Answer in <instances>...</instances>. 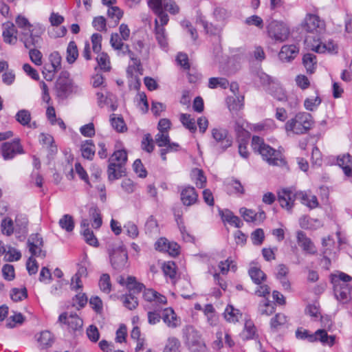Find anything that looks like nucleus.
<instances>
[{"instance_id":"obj_1","label":"nucleus","mask_w":352,"mask_h":352,"mask_svg":"<svg viewBox=\"0 0 352 352\" xmlns=\"http://www.w3.org/2000/svg\"><path fill=\"white\" fill-rule=\"evenodd\" d=\"M252 147L254 151L258 152L269 164L281 166L285 164L284 160L280 156V153L265 144L263 139L259 136L254 135L252 137Z\"/></svg>"},{"instance_id":"obj_2","label":"nucleus","mask_w":352,"mask_h":352,"mask_svg":"<svg viewBox=\"0 0 352 352\" xmlns=\"http://www.w3.org/2000/svg\"><path fill=\"white\" fill-rule=\"evenodd\" d=\"M107 173L109 181L118 179L125 175L124 164L127 161V153L125 150L115 151L109 158Z\"/></svg>"},{"instance_id":"obj_3","label":"nucleus","mask_w":352,"mask_h":352,"mask_svg":"<svg viewBox=\"0 0 352 352\" xmlns=\"http://www.w3.org/2000/svg\"><path fill=\"white\" fill-rule=\"evenodd\" d=\"M314 124L312 116L307 112H300L294 118L289 120L285 124V129L296 134L306 133Z\"/></svg>"},{"instance_id":"obj_4","label":"nucleus","mask_w":352,"mask_h":352,"mask_svg":"<svg viewBox=\"0 0 352 352\" xmlns=\"http://www.w3.org/2000/svg\"><path fill=\"white\" fill-rule=\"evenodd\" d=\"M110 261L113 268L117 271L123 270L127 265L128 253L122 245H112L108 249Z\"/></svg>"},{"instance_id":"obj_5","label":"nucleus","mask_w":352,"mask_h":352,"mask_svg":"<svg viewBox=\"0 0 352 352\" xmlns=\"http://www.w3.org/2000/svg\"><path fill=\"white\" fill-rule=\"evenodd\" d=\"M267 29L269 36L276 42H283L289 35V28L282 21L274 20L268 24Z\"/></svg>"},{"instance_id":"obj_6","label":"nucleus","mask_w":352,"mask_h":352,"mask_svg":"<svg viewBox=\"0 0 352 352\" xmlns=\"http://www.w3.org/2000/svg\"><path fill=\"white\" fill-rule=\"evenodd\" d=\"M298 199L300 200L308 199L307 195L302 192L294 193L291 190H283L278 192V201L282 208H286L287 210H290L293 206L295 199Z\"/></svg>"},{"instance_id":"obj_7","label":"nucleus","mask_w":352,"mask_h":352,"mask_svg":"<svg viewBox=\"0 0 352 352\" xmlns=\"http://www.w3.org/2000/svg\"><path fill=\"white\" fill-rule=\"evenodd\" d=\"M57 96L61 98H66L73 91L72 81L69 78V73L62 71L56 82Z\"/></svg>"},{"instance_id":"obj_8","label":"nucleus","mask_w":352,"mask_h":352,"mask_svg":"<svg viewBox=\"0 0 352 352\" xmlns=\"http://www.w3.org/2000/svg\"><path fill=\"white\" fill-rule=\"evenodd\" d=\"M24 153L23 146L19 139H14L11 142H4L1 144V154L4 160H12L17 154Z\"/></svg>"},{"instance_id":"obj_9","label":"nucleus","mask_w":352,"mask_h":352,"mask_svg":"<svg viewBox=\"0 0 352 352\" xmlns=\"http://www.w3.org/2000/svg\"><path fill=\"white\" fill-rule=\"evenodd\" d=\"M212 135L217 142L216 146H219L221 152L226 150L232 144V139L228 135L226 129H213Z\"/></svg>"},{"instance_id":"obj_10","label":"nucleus","mask_w":352,"mask_h":352,"mask_svg":"<svg viewBox=\"0 0 352 352\" xmlns=\"http://www.w3.org/2000/svg\"><path fill=\"white\" fill-rule=\"evenodd\" d=\"M185 344L188 350H194V347L204 341L201 335L193 327H186L184 330Z\"/></svg>"},{"instance_id":"obj_11","label":"nucleus","mask_w":352,"mask_h":352,"mask_svg":"<svg viewBox=\"0 0 352 352\" xmlns=\"http://www.w3.org/2000/svg\"><path fill=\"white\" fill-rule=\"evenodd\" d=\"M334 295L338 300L346 303L351 300V287L349 283H342V285H333Z\"/></svg>"},{"instance_id":"obj_12","label":"nucleus","mask_w":352,"mask_h":352,"mask_svg":"<svg viewBox=\"0 0 352 352\" xmlns=\"http://www.w3.org/2000/svg\"><path fill=\"white\" fill-rule=\"evenodd\" d=\"M27 243L32 256H39L41 254L43 241L38 234H31L28 239Z\"/></svg>"},{"instance_id":"obj_13","label":"nucleus","mask_w":352,"mask_h":352,"mask_svg":"<svg viewBox=\"0 0 352 352\" xmlns=\"http://www.w3.org/2000/svg\"><path fill=\"white\" fill-rule=\"evenodd\" d=\"M21 41L23 43L24 46L27 49H34L40 47L42 38L37 34H34L32 31L29 32H23L21 38Z\"/></svg>"},{"instance_id":"obj_14","label":"nucleus","mask_w":352,"mask_h":352,"mask_svg":"<svg viewBox=\"0 0 352 352\" xmlns=\"http://www.w3.org/2000/svg\"><path fill=\"white\" fill-rule=\"evenodd\" d=\"M161 0H148V6L157 15L160 27H164L168 22V16L162 8H160Z\"/></svg>"},{"instance_id":"obj_15","label":"nucleus","mask_w":352,"mask_h":352,"mask_svg":"<svg viewBox=\"0 0 352 352\" xmlns=\"http://www.w3.org/2000/svg\"><path fill=\"white\" fill-rule=\"evenodd\" d=\"M198 199V195L192 186H186L181 192V200L184 205L190 206Z\"/></svg>"},{"instance_id":"obj_16","label":"nucleus","mask_w":352,"mask_h":352,"mask_svg":"<svg viewBox=\"0 0 352 352\" xmlns=\"http://www.w3.org/2000/svg\"><path fill=\"white\" fill-rule=\"evenodd\" d=\"M336 340L335 336H329L325 329H318L314 334L309 336V342L316 340L320 341L323 344L331 346L334 344Z\"/></svg>"},{"instance_id":"obj_17","label":"nucleus","mask_w":352,"mask_h":352,"mask_svg":"<svg viewBox=\"0 0 352 352\" xmlns=\"http://www.w3.org/2000/svg\"><path fill=\"white\" fill-rule=\"evenodd\" d=\"M297 240L298 245L303 249L304 251L311 254H316L317 251L311 239L307 237L306 234L302 231L297 232Z\"/></svg>"},{"instance_id":"obj_18","label":"nucleus","mask_w":352,"mask_h":352,"mask_svg":"<svg viewBox=\"0 0 352 352\" xmlns=\"http://www.w3.org/2000/svg\"><path fill=\"white\" fill-rule=\"evenodd\" d=\"M320 23L321 21L318 16L309 14L302 23V28L307 32H317V29L320 28Z\"/></svg>"},{"instance_id":"obj_19","label":"nucleus","mask_w":352,"mask_h":352,"mask_svg":"<svg viewBox=\"0 0 352 352\" xmlns=\"http://www.w3.org/2000/svg\"><path fill=\"white\" fill-rule=\"evenodd\" d=\"M298 53V48L295 45H283L278 54V57L283 62H289Z\"/></svg>"},{"instance_id":"obj_20","label":"nucleus","mask_w":352,"mask_h":352,"mask_svg":"<svg viewBox=\"0 0 352 352\" xmlns=\"http://www.w3.org/2000/svg\"><path fill=\"white\" fill-rule=\"evenodd\" d=\"M4 30L3 31L2 36L5 43L8 44H14L17 41L16 34L17 30L15 28L14 25L12 23L8 22L4 24Z\"/></svg>"},{"instance_id":"obj_21","label":"nucleus","mask_w":352,"mask_h":352,"mask_svg":"<svg viewBox=\"0 0 352 352\" xmlns=\"http://www.w3.org/2000/svg\"><path fill=\"white\" fill-rule=\"evenodd\" d=\"M337 162L342 167L346 176H352V156L349 154H345L342 157H338Z\"/></svg>"},{"instance_id":"obj_22","label":"nucleus","mask_w":352,"mask_h":352,"mask_svg":"<svg viewBox=\"0 0 352 352\" xmlns=\"http://www.w3.org/2000/svg\"><path fill=\"white\" fill-rule=\"evenodd\" d=\"M82 156L89 160H92L96 152L95 145L92 140L84 141L80 146Z\"/></svg>"},{"instance_id":"obj_23","label":"nucleus","mask_w":352,"mask_h":352,"mask_svg":"<svg viewBox=\"0 0 352 352\" xmlns=\"http://www.w3.org/2000/svg\"><path fill=\"white\" fill-rule=\"evenodd\" d=\"M318 43L316 45H312V50L318 53H324L326 51L329 52H337L338 47L334 43L333 40H329L327 43H323L318 40Z\"/></svg>"},{"instance_id":"obj_24","label":"nucleus","mask_w":352,"mask_h":352,"mask_svg":"<svg viewBox=\"0 0 352 352\" xmlns=\"http://www.w3.org/2000/svg\"><path fill=\"white\" fill-rule=\"evenodd\" d=\"M162 320L169 327L175 328L178 325L177 315L174 310L170 307L166 308L164 310Z\"/></svg>"},{"instance_id":"obj_25","label":"nucleus","mask_w":352,"mask_h":352,"mask_svg":"<svg viewBox=\"0 0 352 352\" xmlns=\"http://www.w3.org/2000/svg\"><path fill=\"white\" fill-rule=\"evenodd\" d=\"M302 63L307 73L313 74L317 65L316 56L311 53H307L302 57Z\"/></svg>"},{"instance_id":"obj_26","label":"nucleus","mask_w":352,"mask_h":352,"mask_svg":"<svg viewBox=\"0 0 352 352\" xmlns=\"http://www.w3.org/2000/svg\"><path fill=\"white\" fill-rule=\"evenodd\" d=\"M28 219L23 214H17L15 218V232L25 236L28 232Z\"/></svg>"},{"instance_id":"obj_27","label":"nucleus","mask_w":352,"mask_h":352,"mask_svg":"<svg viewBox=\"0 0 352 352\" xmlns=\"http://www.w3.org/2000/svg\"><path fill=\"white\" fill-rule=\"evenodd\" d=\"M155 37L159 45L163 48L166 47L168 45V42L165 34V29L164 27L160 26L158 19L155 20Z\"/></svg>"},{"instance_id":"obj_28","label":"nucleus","mask_w":352,"mask_h":352,"mask_svg":"<svg viewBox=\"0 0 352 352\" xmlns=\"http://www.w3.org/2000/svg\"><path fill=\"white\" fill-rule=\"evenodd\" d=\"M249 274L256 285H261L262 281H265L267 278L266 274L260 269L256 267H251L249 270Z\"/></svg>"},{"instance_id":"obj_29","label":"nucleus","mask_w":352,"mask_h":352,"mask_svg":"<svg viewBox=\"0 0 352 352\" xmlns=\"http://www.w3.org/2000/svg\"><path fill=\"white\" fill-rule=\"evenodd\" d=\"M37 341L39 342L42 349L51 346L54 342V338L49 331L41 332Z\"/></svg>"},{"instance_id":"obj_30","label":"nucleus","mask_w":352,"mask_h":352,"mask_svg":"<svg viewBox=\"0 0 352 352\" xmlns=\"http://www.w3.org/2000/svg\"><path fill=\"white\" fill-rule=\"evenodd\" d=\"M78 56L77 45L74 41H70L67 48V61L69 64L74 63Z\"/></svg>"},{"instance_id":"obj_31","label":"nucleus","mask_w":352,"mask_h":352,"mask_svg":"<svg viewBox=\"0 0 352 352\" xmlns=\"http://www.w3.org/2000/svg\"><path fill=\"white\" fill-rule=\"evenodd\" d=\"M287 322V318L284 314H277L271 319L270 327L272 331H277Z\"/></svg>"},{"instance_id":"obj_32","label":"nucleus","mask_w":352,"mask_h":352,"mask_svg":"<svg viewBox=\"0 0 352 352\" xmlns=\"http://www.w3.org/2000/svg\"><path fill=\"white\" fill-rule=\"evenodd\" d=\"M160 8L163 10L169 12L171 14H177L179 12V8L174 0H161Z\"/></svg>"},{"instance_id":"obj_33","label":"nucleus","mask_w":352,"mask_h":352,"mask_svg":"<svg viewBox=\"0 0 352 352\" xmlns=\"http://www.w3.org/2000/svg\"><path fill=\"white\" fill-rule=\"evenodd\" d=\"M83 324L82 320L76 314H70L67 320V325L69 329L76 331L81 329Z\"/></svg>"},{"instance_id":"obj_34","label":"nucleus","mask_w":352,"mask_h":352,"mask_svg":"<svg viewBox=\"0 0 352 352\" xmlns=\"http://www.w3.org/2000/svg\"><path fill=\"white\" fill-rule=\"evenodd\" d=\"M58 223L62 229L65 230L68 232L73 231L74 228V221L70 214L63 215L59 220Z\"/></svg>"},{"instance_id":"obj_35","label":"nucleus","mask_w":352,"mask_h":352,"mask_svg":"<svg viewBox=\"0 0 352 352\" xmlns=\"http://www.w3.org/2000/svg\"><path fill=\"white\" fill-rule=\"evenodd\" d=\"M243 96L233 97L230 96L227 98V104L230 111H238L243 106Z\"/></svg>"},{"instance_id":"obj_36","label":"nucleus","mask_w":352,"mask_h":352,"mask_svg":"<svg viewBox=\"0 0 352 352\" xmlns=\"http://www.w3.org/2000/svg\"><path fill=\"white\" fill-rule=\"evenodd\" d=\"M1 228L3 234L7 236L12 235L14 231H15L12 219L10 217L3 219L1 223Z\"/></svg>"},{"instance_id":"obj_37","label":"nucleus","mask_w":352,"mask_h":352,"mask_svg":"<svg viewBox=\"0 0 352 352\" xmlns=\"http://www.w3.org/2000/svg\"><path fill=\"white\" fill-rule=\"evenodd\" d=\"M180 121L191 133H195L197 131L195 120L194 118H190V114L182 113L180 116Z\"/></svg>"},{"instance_id":"obj_38","label":"nucleus","mask_w":352,"mask_h":352,"mask_svg":"<svg viewBox=\"0 0 352 352\" xmlns=\"http://www.w3.org/2000/svg\"><path fill=\"white\" fill-rule=\"evenodd\" d=\"M15 118L21 125L28 126L31 120V114L28 110L21 109L16 113Z\"/></svg>"},{"instance_id":"obj_39","label":"nucleus","mask_w":352,"mask_h":352,"mask_svg":"<svg viewBox=\"0 0 352 352\" xmlns=\"http://www.w3.org/2000/svg\"><path fill=\"white\" fill-rule=\"evenodd\" d=\"M122 299L124 307L130 310L135 309L138 305V298L132 293L123 296Z\"/></svg>"},{"instance_id":"obj_40","label":"nucleus","mask_w":352,"mask_h":352,"mask_svg":"<svg viewBox=\"0 0 352 352\" xmlns=\"http://www.w3.org/2000/svg\"><path fill=\"white\" fill-rule=\"evenodd\" d=\"M107 15L111 19H115L114 25L116 26L123 16V11L118 6H111L108 9Z\"/></svg>"},{"instance_id":"obj_41","label":"nucleus","mask_w":352,"mask_h":352,"mask_svg":"<svg viewBox=\"0 0 352 352\" xmlns=\"http://www.w3.org/2000/svg\"><path fill=\"white\" fill-rule=\"evenodd\" d=\"M180 342L176 338H170L164 349V352H180Z\"/></svg>"},{"instance_id":"obj_42","label":"nucleus","mask_w":352,"mask_h":352,"mask_svg":"<svg viewBox=\"0 0 352 352\" xmlns=\"http://www.w3.org/2000/svg\"><path fill=\"white\" fill-rule=\"evenodd\" d=\"M5 254L4 260L8 262L19 261L21 257V252L10 245L8 246Z\"/></svg>"},{"instance_id":"obj_43","label":"nucleus","mask_w":352,"mask_h":352,"mask_svg":"<svg viewBox=\"0 0 352 352\" xmlns=\"http://www.w3.org/2000/svg\"><path fill=\"white\" fill-rule=\"evenodd\" d=\"M239 310L235 309L232 305H228L224 312L227 321L235 322L239 320Z\"/></svg>"},{"instance_id":"obj_44","label":"nucleus","mask_w":352,"mask_h":352,"mask_svg":"<svg viewBox=\"0 0 352 352\" xmlns=\"http://www.w3.org/2000/svg\"><path fill=\"white\" fill-rule=\"evenodd\" d=\"M228 85V80L224 78H210L208 82V87L210 89H215L218 86L226 89Z\"/></svg>"},{"instance_id":"obj_45","label":"nucleus","mask_w":352,"mask_h":352,"mask_svg":"<svg viewBox=\"0 0 352 352\" xmlns=\"http://www.w3.org/2000/svg\"><path fill=\"white\" fill-rule=\"evenodd\" d=\"M99 286L100 289L105 292L109 293L111 290V283L110 276L108 274H102L99 280Z\"/></svg>"},{"instance_id":"obj_46","label":"nucleus","mask_w":352,"mask_h":352,"mask_svg":"<svg viewBox=\"0 0 352 352\" xmlns=\"http://www.w3.org/2000/svg\"><path fill=\"white\" fill-rule=\"evenodd\" d=\"M351 279L352 278L349 275L344 272H340L338 275L331 274V282L333 285H342V283H348Z\"/></svg>"},{"instance_id":"obj_47","label":"nucleus","mask_w":352,"mask_h":352,"mask_svg":"<svg viewBox=\"0 0 352 352\" xmlns=\"http://www.w3.org/2000/svg\"><path fill=\"white\" fill-rule=\"evenodd\" d=\"M89 212L94 219L92 226L96 229L99 228L102 225V221L98 208L97 207H91Z\"/></svg>"},{"instance_id":"obj_48","label":"nucleus","mask_w":352,"mask_h":352,"mask_svg":"<svg viewBox=\"0 0 352 352\" xmlns=\"http://www.w3.org/2000/svg\"><path fill=\"white\" fill-rule=\"evenodd\" d=\"M255 326L252 321H246L244 330L241 334L243 339L249 340L253 338L255 335Z\"/></svg>"},{"instance_id":"obj_49","label":"nucleus","mask_w":352,"mask_h":352,"mask_svg":"<svg viewBox=\"0 0 352 352\" xmlns=\"http://www.w3.org/2000/svg\"><path fill=\"white\" fill-rule=\"evenodd\" d=\"M96 60L101 69L105 72H109L110 70V61L107 53H101Z\"/></svg>"},{"instance_id":"obj_50","label":"nucleus","mask_w":352,"mask_h":352,"mask_svg":"<svg viewBox=\"0 0 352 352\" xmlns=\"http://www.w3.org/2000/svg\"><path fill=\"white\" fill-rule=\"evenodd\" d=\"M86 243L89 245L97 247L98 246V241L92 230L89 228L85 229L82 231Z\"/></svg>"},{"instance_id":"obj_51","label":"nucleus","mask_w":352,"mask_h":352,"mask_svg":"<svg viewBox=\"0 0 352 352\" xmlns=\"http://www.w3.org/2000/svg\"><path fill=\"white\" fill-rule=\"evenodd\" d=\"M153 142L150 133L145 134L142 141V148L148 153H151L154 149Z\"/></svg>"},{"instance_id":"obj_52","label":"nucleus","mask_w":352,"mask_h":352,"mask_svg":"<svg viewBox=\"0 0 352 352\" xmlns=\"http://www.w3.org/2000/svg\"><path fill=\"white\" fill-rule=\"evenodd\" d=\"M258 311L262 315L270 316L275 311V307L269 300L263 301V303H260Z\"/></svg>"},{"instance_id":"obj_53","label":"nucleus","mask_w":352,"mask_h":352,"mask_svg":"<svg viewBox=\"0 0 352 352\" xmlns=\"http://www.w3.org/2000/svg\"><path fill=\"white\" fill-rule=\"evenodd\" d=\"M50 60L51 62L50 68L54 70H59L61 67V56L58 52H54L50 55Z\"/></svg>"},{"instance_id":"obj_54","label":"nucleus","mask_w":352,"mask_h":352,"mask_svg":"<svg viewBox=\"0 0 352 352\" xmlns=\"http://www.w3.org/2000/svg\"><path fill=\"white\" fill-rule=\"evenodd\" d=\"M10 297L13 301L18 302L22 300L23 298L28 297L27 289L24 287L22 289L13 288L10 293Z\"/></svg>"},{"instance_id":"obj_55","label":"nucleus","mask_w":352,"mask_h":352,"mask_svg":"<svg viewBox=\"0 0 352 352\" xmlns=\"http://www.w3.org/2000/svg\"><path fill=\"white\" fill-rule=\"evenodd\" d=\"M24 320L25 318L21 313L15 314L8 319L6 327L8 328H14L16 324H21Z\"/></svg>"},{"instance_id":"obj_56","label":"nucleus","mask_w":352,"mask_h":352,"mask_svg":"<svg viewBox=\"0 0 352 352\" xmlns=\"http://www.w3.org/2000/svg\"><path fill=\"white\" fill-rule=\"evenodd\" d=\"M240 214L247 222H254L256 221V212L251 209L241 208L239 210Z\"/></svg>"},{"instance_id":"obj_57","label":"nucleus","mask_w":352,"mask_h":352,"mask_svg":"<svg viewBox=\"0 0 352 352\" xmlns=\"http://www.w3.org/2000/svg\"><path fill=\"white\" fill-rule=\"evenodd\" d=\"M163 272L166 276H168L173 279L176 276V265L173 261H168L164 264L162 267Z\"/></svg>"},{"instance_id":"obj_58","label":"nucleus","mask_w":352,"mask_h":352,"mask_svg":"<svg viewBox=\"0 0 352 352\" xmlns=\"http://www.w3.org/2000/svg\"><path fill=\"white\" fill-rule=\"evenodd\" d=\"M265 235L263 230L261 228L256 229L251 235L252 243L255 245H260L264 241Z\"/></svg>"},{"instance_id":"obj_59","label":"nucleus","mask_w":352,"mask_h":352,"mask_svg":"<svg viewBox=\"0 0 352 352\" xmlns=\"http://www.w3.org/2000/svg\"><path fill=\"white\" fill-rule=\"evenodd\" d=\"M107 21L104 16H100L94 18L92 25L99 32L107 31Z\"/></svg>"},{"instance_id":"obj_60","label":"nucleus","mask_w":352,"mask_h":352,"mask_svg":"<svg viewBox=\"0 0 352 352\" xmlns=\"http://www.w3.org/2000/svg\"><path fill=\"white\" fill-rule=\"evenodd\" d=\"M111 125L118 132H124L126 129L125 123L122 118L111 117L110 119Z\"/></svg>"},{"instance_id":"obj_61","label":"nucleus","mask_w":352,"mask_h":352,"mask_svg":"<svg viewBox=\"0 0 352 352\" xmlns=\"http://www.w3.org/2000/svg\"><path fill=\"white\" fill-rule=\"evenodd\" d=\"M29 56L31 61L36 65H42V53L37 49H30L29 51Z\"/></svg>"},{"instance_id":"obj_62","label":"nucleus","mask_w":352,"mask_h":352,"mask_svg":"<svg viewBox=\"0 0 352 352\" xmlns=\"http://www.w3.org/2000/svg\"><path fill=\"white\" fill-rule=\"evenodd\" d=\"M169 135L168 133L160 132L155 135V142L160 147H164L169 142Z\"/></svg>"},{"instance_id":"obj_63","label":"nucleus","mask_w":352,"mask_h":352,"mask_svg":"<svg viewBox=\"0 0 352 352\" xmlns=\"http://www.w3.org/2000/svg\"><path fill=\"white\" fill-rule=\"evenodd\" d=\"M2 274L6 280H12L14 278V266L10 264L4 265L2 268Z\"/></svg>"},{"instance_id":"obj_64","label":"nucleus","mask_w":352,"mask_h":352,"mask_svg":"<svg viewBox=\"0 0 352 352\" xmlns=\"http://www.w3.org/2000/svg\"><path fill=\"white\" fill-rule=\"evenodd\" d=\"M122 40L123 39L120 37L118 33H112L110 39L111 47L116 50H121L124 44Z\"/></svg>"}]
</instances>
